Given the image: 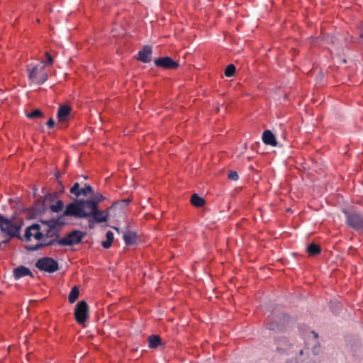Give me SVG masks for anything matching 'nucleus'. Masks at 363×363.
<instances>
[{"label": "nucleus", "instance_id": "obj_28", "mask_svg": "<svg viewBox=\"0 0 363 363\" xmlns=\"http://www.w3.org/2000/svg\"><path fill=\"white\" fill-rule=\"evenodd\" d=\"M43 116V112L39 109H35V111H33L30 113H26V116L30 119L40 118Z\"/></svg>", "mask_w": 363, "mask_h": 363}, {"label": "nucleus", "instance_id": "obj_14", "mask_svg": "<svg viewBox=\"0 0 363 363\" xmlns=\"http://www.w3.org/2000/svg\"><path fill=\"white\" fill-rule=\"evenodd\" d=\"M152 48L149 45H145L141 50L138 52V59L144 62H150L152 60Z\"/></svg>", "mask_w": 363, "mask_h": 363}, {"label": "nucleus", "instance_id": "obj_3", "mask_svg": "<svg viewBox=\"0 0 363 363\" xmlns=\"http://www.w3.org/2000/svg\"><path fill=\"white\" fill-rule=\"evenodd\" d=\"M346 223L349 227L359 233H363V215L357 211H344Z\"/></svg>", "mask_w": 363, "mask_h": 363}, {"label": "nucleus", "instance_id": "obj_22", "mask_svg": "<svg viewBox=\"0 0 363 363\" xmlns=\"http://www.w3.org/2000/svg\"><path fill=\"white\" fill-rule=\"evenodd\" d=\"M191 203L196 207H201L205 204V200L203 198L200 197L197 194H194L191 196Z\"/></svg>", "mask_w": 363, "mask_h": 363}, {"label": "nucleus", "instance_id": "obj_42", "mask_svg": "<svg viewBox=\"0 0 363 363\" xmlns=\"http://www.w3.org/2000/svg\"><path fill=\"white\" fill-rule=\"evenodd\" d=\"M4 216L0 214V220L2 219Z\"/></svg>", "mask_w": 363, "mask_h": 363}, {"label": "nucleus", "instance_id": "obj_8", "mask_svg": "<svg viewBox=\"0 0 363 363\" xmlns=\"http://www.w3.org/2000/svg\"><path fill=\"white\" fill-rule=\"evenodd\" d=\"M0 229L10 238L19 237L21 226L15 225L9 219L3 217L0 220Z\"/></svg>", "mask_w": 363, "mask_h": 363}, {"label": "nucleus", "instance_id": "obj_26", "mask_svg": "<svg viewBox=\"0 0 363 363\" xmlns=\"http://www.w3.org/2000/svg\"><path fill=\"white\" fill-rule=\"evenodd\" d=\"M79 196H87L88 194H93L94 190L90 185H85L84 188H82L79 191Z\"/></svg>", "mask_w": 363, "mask_h": 363}, {"label": "nucleus", "instance_id": "obj_23", "mask_svg": "<svg viewBox=\"0 0 363 363\" xmlns=\"http://www.w3.org/2000/svg\"><path fill=\"white\" fill-rule=\"evenodd\" d=\"M106 240L103 241L101 242V245L105 249H108L111 246L112 242L113 241L114 235H113V232H111L110 230L108 231L106 234Z\"/></svg>", "mask_w": 363, "mask_h": 363}, {"label": "nucleus", "instance_id": "obj_21", "mask_svg": "<svg viewBox=\"0 0 363 363\" xmlns=\"http://www.w3.org/2000/svg\"><path fill=\"white\" fill-rule=\"evenodd\" d=\"M306 251L311 256H315L320 253V247L315 243H311L307 246Z\"/></svg>", "mask_w": 363, "mask_h": 363}, {"label": "nucleus", "instance_id": "obj_37", "mask_svg": "<svg viewBox=\"0 0 363 363\" xmlns=\"http://www.w3.org/2000/svg\"><path fill=\"white\" fill-rule=\"evenodd\" d=\"M129 203H130V200L129 199H125V200L121 201L120 202H116L114 205L118 206L121 203V204H124V205H128Z\"/></svg>", "mask_w": 363, "mask_h": 363}, {"label": "nucleus", "instance_id": "obj_33", "mask_svg": "<svg viewBox=\"0 0 363 363\" xmlns=\"http://www.w3.org/2000/svg\"><path fill=\"white\" fill-rule=\"evenodd\" d=\"M57 198V193L48 194L45 196V200L47 201H53L55 199Z\"/></svg>", "mask_w": 363, "mask_h": 363}, {"label": "nucleus", "instance_id": "obj_2", "mask_svg": "<svg viewBox=\"0 0 363 363\" xmlns=\"http://www.w3.org/2000/svg\"><path fill=\"white\" fill-rule=\"evenodd\" d=\"M27 70L28 78L32 82L37 84L45 83L48 79V72L45 70V65L40 63L36 65H28Z\"/></svg>", "mask_w": 363, "mask_h": 363}, {"label": "nucleus", "instance_id": "obj_17", "mask_svg": "<svg viewBox=\"0 0 363 363\" xmlns=\"http://www.w3.org/2000/svg\"><path fill=\"white\" fill-rule=\"evenodd\" d=\"M14 277L16 279H18L21 277H26V276H31L33 277V274L31 271L24 267V266H20L18 267H16L13 270Z\"/></svg>", "mask_w": 363, "mask_h": 363}, {"label": "nucleus", "instance_id": "obj_5", "mask_svg": "<svg viewBox=\"0 0 363 363\" xmlns=\"http://www.w3.org/2000/svg\"><path fill=\"white\" fill-rule=\"evenodd\" d=\"M35 267L40 271L53 273L58 270V262L49 257H44L38 259Z\"/></svg>", "mask_w": 363, "mask_h": 363}, {"label": "nucleus", "instance_id": "obj_13", "mask_svg": "<svg viewBox=\"0 0 363 363\" xmlns=\"http://www.w3.org/2000/svg\"><path fill=\"white\" fill-rule=\"evenodd\" d=\"M58 241H59V240H55L52 238H47L45 237V238L43 240V242L38 243L35 245H26V248L28 251H36L45 246L53 245L56 243L58 244Z\"/></svg>", "mask_w": 363, "mask_h": 363}, {"label": "nucleus", "instance_id": "obj_19", "mask_svg": "<svg viewBox=\"0 0 363 363\" xmlns=\"http://www.w3.org/2000/svg\"><path fill=\"white\" fill-rule=\"evenodd\" d=\"M123 240L126 245H132L137 240V235L135 232H126L123 235Z\"/></svg>", "mask_w": 363, "mask_h": 363}, {"label": "nucleus", "instance_id": "obj_29", "mask_svg": "<svg viewBox=\"0 0 363 363\" xmlns=\"http://www.w3.org/2000/svg\"><path fill=\"white\" fill-rule=\"evenodd\" d=\"M89 199L92 201L94 203H95L96 206H98L99 203L102 201L104 199V197L100 193H97L96 194H94L92 198Z\"/></svg>", "mask_w": 363, "mask_h": 363}, {"label": "nucleus", "instance_id": "obj_32", "mask_svg": "<svg viewBox=\"0 0 363 363\" xmlns=\"http://www.w3.org/2000/svg\"><path fill=\"white\" fill-rule=\"evenodd\" d=\"M228 178L233 181H237L239 176L237 172L230 170L228 172Z\"/></svg>", "mask_w": 363, "mask_h": 363}, {"label": "nucleus", "instance_id": "obj_39", "mask_svg": "<svg viewBox=\"0 0 363 363\" xmlns=\"http://www.w3.org/2000/svg\"><path fill=\"white\" fill-rule=\"evenodd\" d=\"M55 177L59 180V178L60 177V174L58 172L55 173Z\"/></svg>", "mask_w": 363, "mask_h": 363}, {"label": "nucleus", "instance_id": "obj_20", "mask_svg": "<svg viewBox=\"0 0 363 363\" xmlns=\"http://www.w3.org/2000/svg\"><path fill=\"white\" fill-rule=\"evenodd\" d=\"M161 344V338L159 335H151L148 337V345L150 348H157Z\"/></svg>", "mask_w": 363, "mask_h": 363}, {"label": "nucleus", "instance_id": "obj_6", "mask_svg": "<svg viewBox=\"0 0 363 363\" xmlns=\"http://www.w3.org/2000/svg\"><path fill=\"white\" fill-rule=\"evenodd\" d=\"M82 212L79 199H76L74 201L70 203L66 206V208L61 216H62V218L65 216L74 217L75 218H84L87 215Z\"/></svg>", "mask_w": 363, "mask_h": 363}, {"label": "nucleus", "instance_id": "obj_24", "mask_svg": "<svg viewBox=\"0 0 363 363\" xmlns=\"http://www.w3.org/2000/svg\"><path fill=\"white\" fill-rule=\"evenodd\" d=\"M79 294V289L75 286H74L69 294V301L73 303L76 301Z\"/></svg>", "mask_w": 363, "mask_h": 363}, {"label": "nucleus", "instance_id": "obj_41", "mask_svg": "<svg viewBox=\"0 0 363 363\" xmlns=\"http://www.w3.org/2000/svg\"><path fill=\"white\" fill-rule=\"evenodd\" d=\"M361 37L363 38V30L362 32L361 33Z\"/></svg>", "mask_w": 363, "mask_h": 363}, {"label": "nucleus", "instance_id": "obj_1", "mask_svg": "<svg viewBox=\"0 0 363 363\" xmlns=\"http://www.w3.org/2000/svg\"><path fill=\"white\" fill-rule=\"evenodd\" d=\"M42 223L45 225L43 233L45 232V235L47 238L60 240L59 238L60 231L65 224V220H62V216H58L57 218L48 220H42Z\"/></svg>", "mask_w": 363, "mask_h": 363}, {"label": "nucleus", "instance_id": "obj_36", "mask_svg": "<svg viewBox=\"0 0 363 363\" xmlns=\"http://www.w3.org/2000/svg\"><path fill=\"white\" fill-rule=\"evenodd\" d=\"M55 124V122L54 119H53V118H50L48 121V122H47V125H48V127L49 128H52L54 127Z\"/></svg>", "mask_w": 363, "mask_h": 363}, {"label": "nucleus", "instance_id": "obj_4", "mask_svg": "<svg viewBox=\"0 0 363 363\" xmlns=\"http://www.w3.org/2000/svg\"><path fill=\"white\" fill-rule=\"evenodd\" d=\"M85 235L86 233L74 230L68 233L65 237L60 238L58 241V245L61 246H71L79 244Z\"/></svg>", "mask_w": 363, "mask_h": 363}, {"label": "nucleus", "instance_id": "obj_16", "mask_svg": "<svg viewBox=\"0 0 363 363\" xmlns=\"http://www.w3.org/2000/svg\"><path fill=\"white\" fill-rule=\"evenodd\" d=\"M108 216V213L99 210L97 206L91 213V217L95 220L96 223H100L107 221Z\"/></svg>", "mask_w": 363, "mask_h": 363}, {"label": "nucleus", "instance_id": "obj_9", "mask_svg": "<svg viewBox=\"0 0 363 363\" xmlns=\"http://www.w3.org/2000/svg\"><path fill=\"white\" fill-rule=\"evenodd\" d=\"M41 228L39 224H33L26 229L25 238L27 240H30L33 237L35 239L39 240L43 238V233L40 230Z\"/></svg>", "mask_w": 363, "mask_h": 363}, {"label": "nucleus", "instance_id": "obj_15", "mask_svg": "<svg viewBox=\"0 0 363 363\" xmlns=\"http://www.w3.org/2000/svg\"><path fill=\"white\" fill-rule=\"evenodd\" d=\"M262 141L264 144L271 145L272 147H276L278 145L274 135L269 130H267L263 132Z\"/></svg>", "mask_w": 363, "mask_h": 363}, {"label": "nucleus", "instance_id": "obj_43", "mask_svg": "<svg viewBox=\"0 0 363 363\" xmlns=\"http://www.w3.org/2000/svg\"><path fill=\"white\" fill-rule=\"evenodd\" d=\"M300 354H303V350H301V351H300Z\"/></svg>", "mask_w": 363, "mask_h": 363}, {"label": "nucleus", "instance_id": "obj_38", "mask_svg": "<svg viewBox=\"0 0 363 363\" xmlns=\"http://www.w3.org/2000/svg\"><path fill=\"white\" fill-rule=\"evenodd\" d=\"M58 184L60 185L59 191L60 193H62L64 191L65 188H64L62 183L60 180H58Z\"/></svg>", "mask_w": 363, "mask_h": 363}, {"label": "nucleus", "instance_id": "obj_35", "mask_svg": "<svg viewBox=\"0 0 363 363\" xmlns=\"http://www.w3.org/2000/svg\"><path fill=\"white\" fill-rule=\"evenodd\" d=\"M88 218V224H89V228L90 229H92L94 228V224H95V220L91 218V217H89V218Z\"/></svg>", "mask_w": 363, "mask_h": 363}, {"label": "nucleus", "instance_id": "obj_11", "mask_svg": "<svg viewBox=\"0 0 363 363\" xmlns=\"http://www.w3.org/2000/svg\"><path fill=\"white\" fill-rule=\"evenodd\" d=\"M79 203L82 213L87 215L85 218L91 217V213L97 207L96 203L90 199H79Z\"/></svg>", "mask_w": 363, "mask_h": 363}, {"label": "nucleus", "instance_id": "obj_31", "mask_svg": "<svg viewBox=\"0 0 363 363\" xmlns=\"http://www.w3.org/2000/svg\"><path fill=\"white\" fill-rule=\"evenodd\" d=\"M45 56L47 57V60L46 62H41L40 63L45 65V67L47 65V66H50L52 65L53 63V58L49 54L48 52H45Z\"/></svg>", "mask_w": 363, "mask_h": 363}, {"label": "nucleus", "instance_id": "obj_25", "mask_svg": "<svg viewBox=\"0 0 363 363\" xmlns=\"http://www.w3.org/2000/svg\"><path fill=\"white\" fill-rule=\"evenodd\" d=\"M64 208V203L61 200L57 201L55 204L50 206V209L55 213H59L62 211Z\"/></svg>", "mask_w": 363, "mask_h": 363}, {"label": "nucleus", "instance_id": "obj_30", "mask_svg": "<svg viewBox=\"0 0 363 363\" xmlns=\"http://www.w3.org/2000/svg\"><path fill=\"white\" fill-rule=\"evenodd\" d=\"M80 189L79 183H75L70 189V193L74 194L77 197H79Z\"/></svg>", "mask_w": 363, "mask_h": 363}, {"label": "nucleus", "instance_id": "obj_10", "mask_svg": "<svg viewBox=\"0 0 363 363\" xmlns=\"http://www.w3.org/2000/svg\"><path fill=\"white\" fill-rule=\"evenodd\" d=\"M155 66L166 69H174L179 67V63L173 60L170 57H162L154 61Z\"/></svg>", "mask_w": 363, "mask_h": 363}, {"label": "nucleus", "instance_id": "obj_34", "mask_svg": "<svg viewBox=\"0 0 363 363\" xmlns=\"http://www.w3.org/2000/svg\"><path fill=\"white\" fill-rule=\"evenodd\" d=\"M268 328L271 330H276V329H278L280 327V324L278 323H271L269 324L268 326Z\"/></svg>", "mask_w": 363, "mask_h": 363}, {"label": "nucleus", "instance_id": "obj_18", "mask_svg": "<svg viewBox=\"0 0 363 363\" xmlns=\"http://www.w3.org/2000/svg\"><path fill=\"white\" fill-rule=\"evenodd\" d=\"M277 350L281 352L286 354L289 353V350L291 347V344L289 343L288 340L286 338L280 339L277 340Z\"/></svg>", "mask_w": 363, "mask_h": 363}, {"label": "nucleus", "instance_id": "obj_40", "mask_svg": "<svg viewBox=\"0 0 363 363\" xmlns=\"http://www.w3.org/2000/svg\"><path fill=\"white\" fill-rule=\"evenodd\" d=\"M286 318V316L284 315H282V317H281V319H284ZM281 320V318H279Z\"/></svg>", "mask_w": 363, "mask_h": 363}, {"label": "nucleus", "instance_id": "obj_27", "mask_svg": "<svg viewBox=\"0 0 363 363\" xmlns=\"http://www.w3.org/2000/svg\"><path fill=\"white\" fill-rule=\"evenodd\" d=\"M236 68L233 64H230L227 66L225 70V75L227 77H233L235 73Z\"/></svg>", "mask_w": 363, "mask_h": 363}, {"label": "nucleus", "instance_id": "obj_7", "mask_svg": "<svg viewBox=\"0 0 363 363\" xmlns=\"http://www.w3.org/2000/svg\"><path fill=\"white\" fill-rule=\"evenodd\" d=\"M74 318L79 324H83L89 317V306L85 301L77 303L74 310Z\"/></svg>", "mask_w": 363, "mask_h": 363}, {"label": "nucleus", "instance_id": "obj_12", "mask_svg": "<svg viewBox=\"0 0 363 363\" xmlns=\"http://www.w3.org/2000/svg\"><path fill=\"white\" fill-rule=\"evenodd\" d=\"M72 108L69 106H60L58 108L57 118L59 122L63 123L69 121L71 116Z\"/></svg>", "mask_w": 363, "mask_h": 363}]
</instances>
